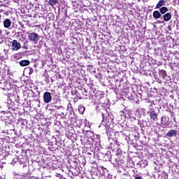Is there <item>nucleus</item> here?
Wrapping results in <instances>:
<instances>
[{
    "label": "nucleus",
    "instance_id": "nucleus-1",
    "mask_svg": "<svg viewBox=\"0 0 179 179\" xmlns=\"http://www.w3.org/2000/svg\"><path fill=\"white\" fill-rule=\"evenodd\" d=\"M88 142H91L92 145H96L100 143V136L95 134L93 132H89L88 134Z\"/></svg>",
    "mask_w": 179,
    "mask_h": 179
},
{
    "label": "nucleus",
    "instance_id": "nucleus-2",
    "mask_svg": "<svg viewBox=\"0 0 179 179\" xmlns=\"http://www.w3.org/2000/svg\"><path fill=\"white\" fill-rule=\"evenodd\" d=\"M28 38L31 43L37 44V43H38V41L40 40V35H38V34L36 32H32L29 34Z\"/></svg>",
    "mask_w": 179,
    "mask_h": 179
},
{
    "label": "nucleus",
    "instance_id": "nucleus-3",
    "mask_svg": "<svg viewBox=\"0 0 179 179\" xmlns=\"http://www.w3.org/2000/svg\"><path fill=\"white\" fill-rule=\"evenodd\" d=\"M161 124L164 128H167L170 125V118L167 116H162L161 118Z\"/></svg>",
    "mask_w": 179,
    "mask_h": 179
},
{
    "label": "nucleus",
    "instance_id": "nucleus-4",
    "mask_svg": "<svg viewBox=\"0 0 179 179\" xmlns=\"http://www.w3.org/2000/svg\"><path fill=\"white\" fill-rule=\"evenodd\" d=\"M11 44L13 51H18L22 48V45L17 40H13Z\"/></svg>",
    "mask_w": 179,
    "mask_h": 179
},
{
    "label": "nucleus",
    "instance_id": "nucleus-5",
    "mask_svg": "<svg viewBox=\"0 0 179 179\" xmlns=\"http://www.w3.org/2000/svg\"><path fill=\"white\" fill-rule=\"evenodd\" d=\"M52 100V96H51V92H45L43 94V101L44 103H51Z\"/></svg>",
    "mask_w": 179,
    "mask_h": 179
},
{
    "label": "nucleus",
    "instance_id": "nucleus-6",
    "mask_svg": "<svg viewBox=\"0 0 179 179\" xmlns=\"http://www.w3.org/2000/svg\"><path fill=\"white\" fill-rule=\"evenodd\" d=\"M159 76L163 79L164 80H166V82H169L170 80V76H167V72L164 70H159Z\"/></svg>",
    "mask_w": 179,
    "mask_h": 179
},
{
    "label": "nucleus",
    "instance_id": "nucleus-7",
    "mask_svg": "<svg viewBox=\"0 0 179 179\" xmlns=\"http://www.w3.org/2000/svg\"><path fill=\"white\" fill-rule=\"evenodd\" d=\"M148 114H149L150 115V118H151V120H152V121H156V120H157V113H156V111H155L154 109L152 108H150Z\"/></svg>",
    "mask_w": 179,
    "mask_h": 179
},
{
    "label": "nucleus",
    "instance_id": "nucleus-8",
    "mask_svg": "<svg viewBox=\"0 0 179 179\" xmlns=\"http://www.w3.org/2000/svg\"><path fill=\"white\" fill-rule=\"evenodd\" d=\"M3 24L5 29H9V27L12 25V22L7 18L3 22Z\"/></svg>",
    "mask_w": 179,
    "mask_h": 179
},
{
    "label": "nucleus",
    "instance_id": "nucleus-9",
    "mask_svg": "<svg viewBox=\"0 0 179 179\" xmlns=\"http://www.w3.org/2000/svg\"><path fill=\"white\" fill-rule=\"evenodd\" d=\"M166 135L167 136H169V138H171L173 136H176L177 135V130H173V129H171V130H169L166 134Z\"/></svg>",
    "mask_w": 179,
    "mask_h": 179
},
{
    "label": "nucleus",
    "instance_id": "nucleus-10",
    "mask_svg": "<svg viewBox=\"0 0 179 179\" xmlns=\"http://www.w3.org/2000/svg\"><path fill=\"white\" fill-rule=\"evenodd\" d=\"M164 5H166V1L164 0H159L155 7V9H160L162 6H164Z\"/></svg>",
    "mask_w": 179,
    "mask_h": 179
},
{
    "label": "nucleus",
    "instance_id": "nucleus-11",
    "mask_svg": "<svg viewBox=\"0 0 179 179\" xmlns=\"http://www.w3.org/2000/svg\"><path fill=\"white\" fill-rule=\"evenodd\" d=\"M152 16L155 19H160L162 17V14L159 10H155L153 12Z\"/></svg>",
    "mask_w": 179,
    "mask_h": 179
},
{
    "label": "nucleus",
    "instance_id": "nucleus-12",
    "mask_svg": "<svg viewBox=\"0 0 179 179\" xmlns=\"http://www.w3.org/2000/svg\"><path fill=\"white\" fill-rule=\"evenodd\" d=\"M124 118H131V110H124L122 113Z\"/></svg>",
    "mask_w": 179,
    "mask_h": 179
},
{
    "label": "nucleus",
    "instance_id": "nucleus-13",
    "mask_svg": "<svg viewBox=\"0 0 179 179\" xmlns=\"http://www.w3.org/2000/svg\"><path fill=\"white\" fill-rule=\"evenodd\" d=\"M20 66H29L30 65L29 60H22L19 62Z\"/></svg>",
    "mask_w": 179,
    "mask_h": 179
},
{
    "label": "nucleus",
    "instance_id": "nucleus-14",
    "mask_svg": "<svg viewBox=\"0 0 179 179\" xmlns=\"http://www.w3.org/2000/svg\"><path fill=\"white\" fill-rule=\"evenodd\" d=\"M164 22H169L171 20V13H167L163 16Z\"/></svg>",
    "mask_w": 179,
    "mask_h": 179
},
{
    "label": "nucleus",
    "instance_id": "nucleus-15",
    "mask_svg": "<svg viewBox=\"0 0 179 179\" xmlns=\"http://www.w3.org/2000/svg\"><path fill=\"white\" fill-rule=\"evenodd\" d=\"M167 12H169V8L167 7L164 6L159 8V13H161V15H166Z\"/></svg>",
    "mask_w": 179,
    "mask_h": 179
},
{
    "label": "nucleus",
    "instance_id": "nucleus-16",
    "mask_svg": "<svg viewBox=\"0 0 179 179\" xmlns=\"http://www.w3.org/2000/svg\"><path fill=\"white\" fill-rule=\"evenodd\" d=\"M96 97L98 100H100V99H103V97H104V93L101 91H98L96 93Z\"/></svg>",
    "mask_w": 179,
    "mask_h": 179
},
{
    "label": "nucleus",
    "instance_id": "nucleus-17",
    "mask_svg": "<svg viewBox=\"0 0 179 179\" xmlns=\"http://www.w3.org/2000/svg\"><path fill=\"white\" fill-rule=\"evenodd\" d=\"M22 57H23L22 52L16 53L13 55V58L14 59H20V58H22Z\"/></svg>",
    "mask_w": 179,
    "mask_h": 179
},
{
    "label": "nucleus",
    "instance_id": "nucleus-18",
    "mask_svg": "<svg viewBox=\"0 0 179 179\" xmlns=\"http://www.w3.org/2000/svg\"><path fill=\"white\" fill-rule=\"evenodd\" d=\"M85 110H86V108H85L83 105L78 106V111L80 114H84Z\"/></svg>",
    "mask_w": 179,
    "mask_h": 179
},
{
    "label": "nucleus",
    "instance_id": "nucleus-19",
    "mask_svg": "<svg viewBox=\"0 0 179 179\" xmlns=\"http://www.w3.org/2000/svg\"><path fill=\"white\" fill-rule=\"evenodd\" d=\"M59 0H49V5L51 6H55V5H57V3H59Z\"/></svg>",
    "mask_w": 179,
    "mask_h": 179
},
{
    "label": "nucleus",
    "instance_id": "nucleus-20",
    "mask_svg": "<svg viewBox=\"0 0 179 179\" xmlns=\"http://www.w3.org/2000/svg\"><path fill=\"white\" fill-rule=\"evenodd\" d=\"M101 170H102V176L106 175V173H107V169L104 168V166H101Z\"/></svg>",
    "mask_w": 179,
    "mask_h": 179
},
{
    "label": "nucleus",
    "instance_id": "nucleus-21",
    "mask_svg": "<svg viewBox=\"0 0 179 179\" xmlns=\"http://www.w3.org/2000/svg\"><path fill=\"white\" fill-rule=\"evenodd\" d=\"M108 120H109V121H110V122H113V119L110 118V116H108V117H106V121H108Z\"/></svg>",
    "mask_w": 179,
    "mask_h": 179
},
{
    "label": "nucleus",
    "instance_id": "nucleus-22",
    "mask_svg": "<svg viewBox=\"0 0 179 179\" xmlns=\"http://www.w3.org/2000/svg\"><path fill=\"white\" fill-rule=\"evenodd\" d=\"M33 72H34V70L31 68H29V75H31V73H33Z\"/></svg>",
    "mask_w": 179,
    "mask_h": 179
},
{
    "label": "nucleus",
    "instance_id": "nucleus-23",
    "mask_svg": "<svg viewBox=\"0 0 179 179\" xmlns=\"http://www.w3.org/2000/svg\"><path fill=\"white\" fill-rule=\"evenodd\" d=\"M134 179H143V178H142V177H141V176H137Z\"/></svg>",
    "mask_w": 179,
    "mask_h": 179
},
{
    "label": "nucleus",
    "instance_id": "nucleus-24",
    "mask_svg": "<svg viewBox=\"0 0 179 179\" xmlns=\"http://www.w3.org/2000/svg\"><path fill=\"white\" fill-rule=\"evenodd\" d=\"M58 110H60V108H63L62 106H59L57 107Z\"/></svg>",
    "mask_w": 179,
    "mask_h": 179
},
{
    "label": "nucleus",
    "instance_id": "nucleus-25",
    "mask_svg": "<svg viewBox=\"0 0 179 179\" xmlns=\"http://www.w3.org/2000/svg\"><path fill=\"white\" fill-rule=\"evenodd\" d=\"M102 118H103V121H104V114L102 113Z\"/></svg>",
    "mask_w": 179,
    "mask_h": 179
},
{
    "label": "nucleus",
    "instance_id": "nucleus-26",
    "mask_svg": "<svg viewBox=\"0 0 179 179\" xmlns=\"http://www.w3.org/2000/svg\"><path fill=\"white\" fill-rule=\"evenodd\" d=\"M109 139H113V136L110 135V137H109Z\"/></svg>",
    "mask_w": 179,
    "mask_h": 179
},
{
    "label": "nucleus",
    "instance_id": "nucleus-27",
    "mask_svg": "<svg viewBox=\"0 0 179 179\" xmlns=\"http://www.w3.org/2000/svg\"><path fill=\"white\" fill-rule=\"evenodd\" d=\"M114 143H115V145H117V141L115 140L114 141Z\"/></svg>",
    "mask_w": 179,
    "mask_h": 179
},
{
    "label": "nucleus",
    "instance_id": "nucleus-28",
    "mask_svg": "<svg viewBox=\"0 0 179 179\" xmlns=\"http://www.w3.org/2000/svg\"><path fill=\"white\" fill-rule=\"evenodd\" d=\"M112 146H113V143H110V147L113 148Z\"/></svg>",
    "mask_w": 179,
    "mask_h": 179
},
{
    "label": "nucleus",
    "instance_id": "nucleus-29",
    "mask_svg": "<svg viewBox=\"0 0 179 179\" xmlns=\"http://www.w3.org/2000/svg\"><path fill=\"white\" fill-rule=\"evenodd\" d=\"M1 43H2V41L0 40V44H1Z\"/></svg>",
    "mask_w": 179,
    "mask_h": 179
},
{
    "label": "nucleus",
    "instance_id": "nucleus-30",
    "mask_svg": "<svg viewBox=\"0 0 179 179\" xmlns=\"http://www.w3.org/2000/svg\"><path fill=\"white\" fill-rule=\"evenodd\" d=\"M85 93H87V91H86V90H85Z\"/></svg>",
    "mask_w": 179,
    "mask_h": 179
},
{
    "label": "nucleus",
    "instance_id": "nucleus-31",
    "mask_svg": "<svg viewBox=\"0 0 179 179\" xmlns=\"http://www.w3.org/2000/svg\"><path fill=\"white\" fill-rule=\"evenodd\" d=\"M169 27L170 28V27H171L169 26Z\"/></svg>",
    "mask_w": 179,
    "mask_h": 179
},
{
    "label": "nucleus",
    "instance_id": "nucleus-32",
    "mask_svg": "<svg viewBox=\"0 0 179 179\" xmlns=\"http://www.w3.org/2000/svg\"><path fill=\"white\" fill-rule=\"evenodd\" d=\"M0 23H1V21H0Z\"/></svg>",
    "mask_w": 179,
    "mask_h": 179
}]
</instances>
